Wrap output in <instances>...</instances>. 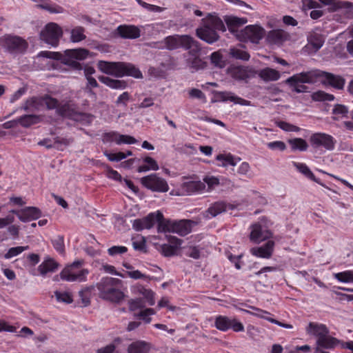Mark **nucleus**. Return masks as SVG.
<instances>
[{
    "label": "nucleus",
    "mask_w": 353,
    "mask_h": 353,
    "mask_svg": "<svg viewBox=\"0 0 353 353\" xmlns=\"http://www.w3.org/2000/svg\"><path fill=\"white\" fill-rule=\"evenodd\" d=\"M250 239L255 243H260L272 236V232L268 229V219L261 217L256 223L250 227Z\"/></svg>",
    "instance_id": "6e6552de"
},
{
    "label": "nucleus",
    "mask_w": 353,
    "mask_h": 353,
    "mask_svg": "<svg viewBox=\"0 0 353 353\" xmlns=\"http://www.w3.org/2000/svg\"><path fill=\"white\" fill-rule=\"evenodd\" d=\"M169 241L172 244H163L160 246L159 251L165 256H171L176 254L182 241L176 237H171Z\"/></svg>",
    "instance_id": "bb28decb"
},
{
    "label": "nucleus",
    "mask_w": 353,
    "mask_h": 353,
    "mask_svg": "<svg viewBox=\"0 0 353 353\" xmlns=\"http://www.w3.org/2000/svg\"><path fill=\"white\" fill-rule=\"evenodd\" d=\"M83 264V260H77L66 265L59 274L61 279L68 282L86 281L90 272L88 269L82 268Z\"/></svg>",
    "instance_id": "20e7f679"
},
{
    "label": "nucleus",
    "mask_w": 353,
    "mask_h": 353,
    "mask_svg": "<svg viewBox=\"0 0 353 353\" xmlns=\"http://www.w3.org/2000/svg\"><path fill=\"white\" fill-rule=\"evenodd\" d=\"M155 312L152 308H147L141 311L138 314L135 316L140 319H142L146 323H149L151 321V316L154 315Z\"/></svg>",
    "instance_id": "13d9d810"
},
{
    "label": "nucleus",
    "mask_w": 353,
    "mask_h": 353,
    "mask_svg": "<svg viewBox=\"0 0 353 353\" xmlns=\"http://www.w3.org/2000/svg\"><path fill=\"white\" fill-rule=\"evenodd\" d=\"M333 276L341 283H353V270L334 273Z\"/></svg>",
    "instance_id": "37998d69"
},
{
    "label": "nucleus",
    "mask_w": 353,
    "mask_h": 353,
    "mask_svg": "<svg viewBox=\"0 0 353 353\" xmlns=\"http://www.w3.org/2000/svg\"><path fill=\"white\" fill-rule=\"evenodd\" d=\"M265 35V30L256 25L248 26L241 29L237 34V39L241 41H250L258 43Z\"/></svg>",
    "instance_id": "f8f14e48"
},
{
    "label": "nucleus",
    "mask_w": 353,
    "mask_h": 353,
    "mask_svg": "<svg viewBox=\"0 0 353 353\" xmlns=\"http://www.w3.org/2000/svg\"><path fill=\"white\" fill-rule=\"evenodd\" d=\"M305 331L307 335L314 336L316 339L329 334V330L325 325L316 322L309 323L305 327Z\"/></svg>",
    "instance_id": "a878e982"
},
{
    "label": "nucleus",
    "mask_w": 353,
    "mask_h": 353,
    "mask_svg": "<svg viewBox=\"0 0 353 353\" xmlns=\"http://www.w3.org/2000/svg\"><path fill=\"white\" fill-rule=\"evenodd\" d=\"M312 99L315 101H331L334 99V97L332 94H327L323 91L314 92L311 95Z\"/></svg>",
    "instance_id": "8fccbe9b"
},
{
    "label": "nucleus",
    "mask_w": 353,
    "mask_h": 353,
    "mask_svg": "<svg viewBox=\"0 0 353 353\" xmlns=\"http://www.w3.org/2000/svg\"><path fill=\"white\" fill-rule=\"evenodd\" d=\"M37 3V7L48 11L50 13H63V8L57 4L52 3L49 0H32Z\"/></svg>",
    "instance_id": "7c9ffc66"
},
{
    "label": "nucleus",
    "mask_w": 353,
    "mask_h": 353,
    "mask_svg": "<svg viewBox=\"0 0 353 353\" xmlns=\"http://www.w3.org/2000/svg\"><path fill=\"white\" fill-rule=\"evenodd\" d=\"M252 70L248 67L231 66L228 69V74L236 81H244L251 77Z\"/></svg>",
    "instance_id": "393cba45"
},
{
    "label": "nucleus",
    "mask_w": 353,
    "mask_h": 353,
    "mask_svg": "<svg viewBox=\"0 0 353 353\" xmlns=\"http://www.w3.org/2000/svg\"><path fill=\"white\" fill-rule=\"evenodd\" d=\"M10 212L16 214L24 223L37 220L41 216V210L37 207H26L20 210H12Z\"/></svg>",
    "instance_id": "a211bd4d"
},
{
    "label": "nucleus",
    "mask_w": 353,
    "mask_h": 353,
    "mask_svg": "<svg viewBox=\"0 0 353 353\" xmlns=\"http://www.w3.org/2000/svg\"><path fill=\"white\" fill-rule=\"evenodd\" d=\"M151 346L144 341H137L128 347V353H149Z\"/></svg>",
    "instance_id": "2f4dec72"
},
{
    "label": "nucleus",
    "mask_w": 353,
    "mask_h": 353,
    "mask_svg": "<svg viewBox=\"0 0 353 353\" xmlns=\"http://www.w3.org/2000/svg\"><path fill=\"white\" fill-rule=\"evenodd\" d=\"M122 339L117 337L114 339L111 344L97 350V353H112L114 350L121 343Z\"/></svg>",
    "instance_id": "864d4df0"
},
{
    "label": "nucleus",
    "mask_w": 353,
    "mask_h": 353,
    "mask_svg": "<svg viewBox=\"0 0 353 353\" xmlns=\"http://www.w3.org/2000/svg\"><path fill=\"white\" fill-rule=\"evenodd\" d=\"M97 66L102 72L116 77L131 76L136 79L143 78L141 72L131 63L99 61Z\"/></svg>",
    "instance_id": "7ed1b4c3"
},
{
    "label": "nucleus",
    "mask_w": 353,
    "mask_h": 353,
    "mask_svg": "<svg viewBox=\"0 0 353 353\" xmlns=\"http://www.w3.org/2000/svg\"><path fill=\"white\" fill-rule=\"evenodd\" d=\"M319 77V70H312L307 72H301L294 74L286 80L290 85L292 83H313L318 81Z\"/></svg>",
    "instance_id": "f3484780"
},
{
    "label": "nucleus",
    "mask_w": 353,
    "mask_h": 353,
    "mask_svg": "<svg viewBox=\"0 0 353 353\" xmlns=\"http://www.w3.org/2000/svg\"><path fill=\"white\" fill-rule=\"evenodd\" d=\"M211 61L217 67L222 68L224 65L222 56L219 52H214L211 54Z\"/></svg>",
    "instance_id": "338daca9"
},
{
    "label": "nucleus",
    "mask_w": 353,
    "mask_h": 353,
    "mask_svg": "<svg viewBox=\"0 0 353 353\" xmlns=\"http://www.w3.org/2000/svg\"><path fill=\"white\" fill-rule=\"evenodd\" d=\"M105 156L110 161H120L126 158V155H125V152H119L117 153H111L105 152Z\"/></svg>",
    "instance_id": "e2e57ef3"
},
{
    "label": "nucleus",
    "mask_w": 353,
    "mask_h": 353,
    "mask_svg": "<svg viewBox=\"0 0 353 353\" xmlns=\"http://www.w3.org/2000/svg\"><path fill=\"white\" fill-rule=\"evenodd\" d=\"M137 143V140L130 135H125V134H119V137L117 139V145H121V144H134Z\"/></svg>",
    "instance_id": "680f3d73"
},
{
    "label": "nucleus",
    "mask_w": 353,
    "mask_h": 353,
    "mask_svg": "<svg viewBox=\"0 0 353 353\" xmlns=\"http://www.w3.org/2000/svg\"><path fill=\"white\" fill-rule=\"evenodd\" d=\"M230 57L236 59L248 61L250 56L241 46L232 47L230 49Z\"/></svg>",
    "instance_id": "a19ab883"
},
{
    "label": "nucleus",
    "mask_w": 353,
    "mask_h": 353,
    "mask_svg": "<svg viewBox=\"0 0 353 353\" xmlns=\"http://www.w3.org/2000/svg\"><path fill=\"white\" fill-rule=\"evenodd\" d=\"M318 80H320L323 84L330 85L339 90L343 88L345 83V79L342 77L321 70H319Z\"/></svg>",
    "instance_id": "6ab92c4d"
},
{
    "label": "nucleus",
    "mask_w": 353,
    "mask_h": 353,
    "mask_svg": "<svg viewBox=\"0 0 353 353\" xmlns=\"http://www.w3.org/2000/svg\"><path fill=\"white\" fill-rule=\"evenodd\" d=\"M293 165L296 169L305 176L314 181H317L314 174L306 164L303 163L293 162Z\"/></svg>",
    "instance_id": "c03bdc74"
},
{
    "label": "nucleus",
    "mask_w": 353,
    "mask_h": 353,
    "mask_svg": "<svg viewBox=\"0 0 353 353\" xmlns=\"http://www.w3.org/2000/svg\"><path fill=\"white\" fill-rule=\"evenodd\" d=\"M323 42L322 37L316 34L311 35L308 38V45L311 46L314 51L319 50L322 47Z\"/></svg>",
    "instance_id": "3c124183"
},
{
    "label": "nucleus",
    "mask_w": 353,
    "mask_h": 353,
    "mask_svg": "<svg viewBox=\"0 0 353 353\" xmlns=\"http://www.w3.org/2000/svg\"><path fill=\"white\" fill-rule=\"evenodd\" d=\"M218 30H226L223 21L216 14H209L202 19L201 26L196 29V33L199 39L212 44L219 39Z\"/></svg>",
    "instance_id": "f257e3e1"
},
{
    "label": "nucleus",
    "mask_w": 353,
    "mask_h": 353,
    "mask_svg": "<svg viewBox=\"0 0 353 353\" xmlns=\"http://www.w3.org/2000/svg\"><path fill=\"white\" fill-rule=\"evenodd\" d=\"M224 21L229 31L234 34L236 38L237 34L241 31L239 28L248 22L247 19L245 17H238L232 15L225 16L224 17Z\"/></svg>",
    "instance_id": "4be33fe9"
},
{
    "label": "nucleus",
    "mask_w": 353,
    "mask_h": 353,
    "mask_svg": "<svg viewBox=\"0 0 353 353\" xmlns=\"http://www.w3.org/2000/svg\"><path fill=\"white\" fill-rule=\"evenodd\" d=\"M215 327L222 332L232 329L235 332H243L245 328L243 323L236 318L218 315L214 319Z\"/></svg>",
    "instance_id": "9b49d317"
},
{
    "label": "nucleus",
    "mask_w": 353,
    "mask_h": 353,
    "mask_svg": "<svg viewBox=\"0 0 353 353\" xmlns=\"http://www.w3.org/2000/svg\"><path fill=\"white\" fill-rule=\"evenodd\" d=\"M29 249L28 246H17L10 248L8 252L4 254V258L6 259H10L12 257L18 256L23 252L28 250Z\"/></svg>",
    "instance_id": "603ef678"
},
{
    "label": "nucleus",
    "mask_w": 353,
    "mask_h": 353,
    "mask_svg": "<svg viewBox=\"0 0 353 353\" xmlns=\"http://www.w3.org/2000/svg\"><path fill=\"white\" fill-rule=\"evenodd\" d=\"M41 121V116L36 114H26L18 118L19 123L25 128L39 123Z\"/></svg>",
    "instance_id": "4c0bfd02"
},
{
    "label": "nucleus",
    "mask_w": 353,
    "mask_h": 353,
    "mask_svg": "<svg viewBox=\"0 0 353 353\" xmlns=\"http://www.w3.org/2000/svg\"><path fill=\"white\" fill-rule=\"evenodd\" d=\"M321 3L327 6H332L334 9L352 8L353 5L348 1H339L337 0H319Z\"/></svg>",
    "instance_id": "49530a36"
},
{
    "label": "nucleus",
    "mask_w": 353,
    "mask_h": 353,
    "mask_svg": "<svg viewBox=\"0 0 353 353\" xmlns=\"http://www.w3.org/2000/svg\"><path fill=\"white\" fill-rule=\"evenodd\" d=\"M54 296L58 302L71 303L73 301L72 295L67 292L55 291Z\"/></svg>",
    "instance_id": "6e6d98bb"
},
{
    "label": "nucleus",
    "mask_w": 353,
    "mask_h": 353,
    "mask_svg": "<svg viewBox=\"0 0 353 353\" xmlns=\"http://www.w3.org/2000/svg\"><path fill=\"white\" fill-rule=\"evenodd\" d=\"M205 189V184L201 181H189L181 185V194H193L201 193Z\"/></svg>",
    "instance_id": "aec40b11"
},
{
    "label": "nucleus",
    "mask_w": 353,
    "mask_h": 353,
    "mask_svg": "<svg viewBox=\"0 0 353 353\" xmlns=\"http://www.w3.org/2000/svg\"><path fill=\"white\" fill-rule=\"evenodd\" d=\"M310 142L314 149L324 148L326 150H332L335 147L336 141L328 134L316 132L311 135Z\"/></svg>",
    "instance_id": "ddd939ff"
},
{
    "label": "nucleus",
    "mask_w": 353,
    "mask_h": 353,
    "mask_svg": "<svg viewBox=\"0 0 353 353\" xmlns=\"http://www.w3.org/2000/svg\"><path fill=\"white\" fill-rule=\"evenodd\" d=\"M259 77L264 81H274L280 79V72L270 68H265L259 71Z\"/></svg>",
    "instance_id": "473e14b6"
},
{
    "label": "nucleus",
    "mask_w": 353,
    "mask_h": 353,
    "mask_svg": "<svg viewBox=\"0 0 353 353\" xmlns=\"http://www.w3.org/2000/svg\"><path fill=\"white\" fill-rule=\"evenodd\" d=\"M128 251V249L125 246L118 245V246H112L108 250V254L110 256H116L117 254H121L125 253Z\"/></svg>",
    "instance_id": "69168bd1"
},
{
    "label": "nucleus",
    "mask_w": 353,
    "mask_h": 353,
    "mask_svg": "<svg viewBox=\"0 0 353 353\" xmlns=\"http://www.w3.org/2000/svg\"><path fill=\"white\" fill-rule=\"evenodd\" d=\"M99 80L112 89L123 90L127 87V83L123 80L112 79L104 76L99 77Z\"/></svg>",
    "instance_id": "c9c22d12"
},
{
    "label": "nucleus",
    "mask_w": 353,
    "mask_h": 353,
    "mask_svg": "<svg viewBox=\"0 0 353 353\" xmlns=\"http://www.w3.org/2000/svg\"><path fill=\"white\" fill-rule=\"evenodd\" d=\"M234 207L231 204H227L223 201H218L212 204L208 209L204 212L203 216L205 219H210L216 216L225 212L228 210L233 209Z\"/></svg>",
    "instance_id": "5701e85b"
},
{
    "label": "nucleus",
    "mask_w": 353,
    "mask_h": 353,
    "mask_svg": "<svg viewBox=\"0 0 353 353\" xmlns=\"http://www.w3.org/2000/svg\"><path fill=\"white\" fill-rule=\"evenodd\" d=\"M129 309L131 311H135L144 307V303L141 299H131L128 302Z\"/></svg>",
    "instance_id": "0e129e2a"
},
{
    "label": "nucleus",
    "mask_w": 353,
    "mask_h": 353,
    "mask_svg": "<svg viewBox=\"0 0 353 353\" xmlns=\"http://www.w3.org/2000/svg\"><path fill=\"white\" fill-rule=\"evenodd\" d=\"M287 33L282 30H274L270 31L267 36V41L273 44H280L286 40Z\"/></svg>",
    "instance_id": "f704fd0d"
},
{
    "label": "nucleus",
    "mask_w": 353,
    "mask_h": 353,
    "mask_svg": "<svg viewBox=\"0 0 353 353\" xmlns=\"http://www.w3.org/2000/svg\"><path fill=\"white\" fill-rule=\"evenodd\" d=\"M274 245L275 243L273 241H268L260 247L252 248L250 250V252L258 258L270 259L273 254Z\"/></svg>",
    "instance_id": "412c9836"
},
{
    "label": "nucleus",
    "mask_w": 353,
    "mask_h": 353,
    "mask_svg": "<svg viewBox=\"0 0 353 353\" xmlns=\"http://www.w3.org/2000/svg\"><path fill=\"white\" fill-rule=\"evenodd\" d=\"M267 147L273 151H284L286 149V145L282 141L269 142L267 143Z\"/></svg>",
    "instance_id": "bf43d9fd"
},
{
    "label": "nucleus",
    "mask_w": 353,
    "mask_h": 353,
    "mask_svg": "<svg viewBox=\"0 0 353 353\" xmlns=\"http://www.w3.org/2000/svg\"><path fill=\"white\" fill-rule=\"evenodd\" d=\"M48 109H57L60 108L58 101L50 97L44 95L43 97H32L24 101L21 106V109L29 112H34L41 110L44 107Z\"/></svg>",
    "instance_id": "39448f33"
},
{
    "label": "nucleus",
    "mask_w": 353,
    "mask_h": 353,
    "mask_svg": "<svg viewBox=\"0 0 353 353\" xmlns=\"http://www.w3.org/2000/svg\"><path fill=\"white\" fill-rule=\"evenodd\" d=\"M143 161L145 164L140 165L137 168L138 172H145L150 170L157 171L159 169L157 161L150 157H145Z\"/></svg>",
    "instance_id": "e433bc0d"
},
{
    "label": "nucleus",
    "mask_w": 353,
    "mask_h": 353,
    "mask_svg": "<svg viewBox=\"0 0 353 353\" xmlns=\"http://www.w3.org/2000/svg\"><path fill=\"white\" fill-rule=\"evenodd\" d=\"M275 124L285 132H299L301 130L299 127L283 121H276Z\"/></svg>",
    "instance_id": "5fc2aeb1"
},
{
    "label": "nucleus",
    "mask_w": 353,
    "mask_h": 353,
    "mask_svg": "<svg viewBox=\"0 0 353 353\" xmlns=\"http://www.w3.org/2000/svg\"><path fill=\"white\" fill-rule=\"evenodd\" d=\"M59 263L54 259L49 256L46 257L42 263L38 266L37 271L43 277L48 274L55 272L59 268Z\"/></svg>",
    "instance_id": "b1692460"
},
{
    "label": "nucleus",
    "mask_w": 353,
    "mask_h": 353,
    "mask_svg": "<svg viewBox=\"0 0 353 353\" xmlns=\"http://www.w3.org/2000/svg\"><path fill=\"white\" fill-rule=\"evenodd\" d=\"M163 214L159 211L150 213L143 219H135L132 223V228L137 231L152 228L156 223L158 224L163 221Z\"/></svg>",
    "instance_id": "4468645a"
},
{
    "label": "nucleus",
    "mask_w": 353,
    "mask_h": 353,
    "mask_svg": "<svg viewBox=\"0 0 353 353\" xmlns=\"http://www.w3.org/2000/svg\"><path fill=\"white\" fill-rule=\"evenodd\" d=\"M58 113L63 117H69L83 124L90 123L93 120V117L90 114L74 112L68 103L60 105V108H58Z\"/></svg>",
    "instance_id": "dca6fc26"
},
{
    "label": "nucleus",
    "mask_w": 353,
    "mask_h": 353,
    "mask_svg": "<svg viewBox=\"0 0 353 353\" xmlns=\"http://www.w3.org/2000/svg\"><path fill=\"white\" fill-rule=\"evenodd\" d=\"M134 293L142 295L148 301L150 305H154V293L151 290L146 289L142 285H137L134 288Z\"/></svg>",
    "instance_id": "58836bf2"
},
{
    "label": "nucleus",
    "mask_w": 353,
    "mask_h": 353,
    "mask_svg": "<svg viewBox=\"0 0 353 353\" xmlns=\"http://www.w3.org/2000/svg\"><path fill=\"white\" fill-rule=\"evenodd\" d=\"M72 142L73 139L70 137H56L54 138V148L59 150H63Z\"/></svg>",
    "instance_id": "09e8293b"
},
{
    "label": "nucleus",
    "mask_w": 353,
    "mask_h": 353,
    "mask_svg": "<svg viewBox=\"0 0 353 353\" xmlns=\"http://www.w3.org/2000/svg\"><path fill=\"white\" fill-rule=\"evenodd\" d=\"M292 150L305 151L308 145L304 139L301 138L292 139L288 141Z\"/></svg>",
    "instance_id": "de8ad7c7"
},
{
    "label": "nucleus",
    "mask_w": 353,
    "mask_h": 353,
    "mask_svg": "<svg viewBox=\"0 0 353 353\" xmlns=\"http://www.w3.org/2000/svg\"><path fill=\"white\" fill-rule=\"evenodd\" d=\"M216 96L219 100L223 101H230L235 103H239L241 105H250V102L248 101L238 97L230 92H217Z\"/></svg>",
    "instance_id": "72a5a7b5"
},
{
    "label": "nucleus",
    "mask_w": 353,
    "mask_h": 353,
    "mask_svg": "<svg viewBox=\"0 0 353 353\" xmlns=\"http://www.w3.org/2000/svg\"><path fill=\"white\" fill-rule=\"evenodd\" d=\"M215 159L219 162L217 165L223 168L235 166L241 161L240 157H234L230 153L219 154L216 156Z\"/></svg>",
    "instance_id": "c85d7f7f"
},
{
    "label": "nucleus",
    "mask_w": 353,
    "mask_h": 353,
    "mask_svg": "<svg viewBox=\"0 0 353 353\" xmlns=\"http://www.w3.org/2000/svg\"><path fill=\"white\" fill-rule=\"evenodd\" d=\"M63 35L62 28L56 23H48L41 31L40 38L45 43L57 46Z\"/></svg>",
    "instance_id": "1a4fd4ad"
},
{
    "label": "nucleus",
    "mask_w": 353,
    "mask_h": 353,
    "mask_svg": "<svg viewBox=\"0 0 353 353\" xmlns=\"http://www.w3.org/2000/svg\"><path fill=\"white\" fill-rule=\"evenodd\" d=\"M140 181L143 186L152 192H166L169 190L166 180L157 174L145 176L141 179Z\"/></svg>",
    "instance_id": "9d476101"
},
{
    "label": "nucleus",
    "mask_w": 353,
    "mask_h": 353,
    "mask_svg": "<svg viewBox=\"0 0 353 353\" xmlns=\"http://www.w3.org/2000/svg\"><path fill=\"white\" fill-rule=\"evenodd\" d=\"M1 45L10 52H23L27 46V42L15 36H5L0 39Z\"/></svg>",
    "instance_id": "2eb2a0df"
},
{
    "label": "nucleus",
    "mask_w": 353,
    "mask_h": 353,
    "mask_svg": "<svg viewBox=\"0 0 353 353\" xmlns=\"http://www.w3.org/2000/svg\"><path fill=\"white\" fill-rule=\"evenodd\" d=\"M94 286L86 287L79 292L81 305L88 306L90 303V297Z\"/></svg>",
    "instance_id": "a18cd8bd"
},
{
    "label": "nucleus",
    "mask_w": 353,
    "mask_h": 353,
    "mask_svg": "<svg viewBox=\"0 0 353 353\" xmlns=\"http://www.w3.org/2000/svg\"><path fill=\"white\" fill-rule=\"evenodd\" d=\"M347 112V108L345 105L340 104L334 105L332 110V113L334 115V118L335 119L346 117Z\"/></svg>",
    "instance_id": "4d7b16f0"
},
{
    "label": "nucleus",
    "mask_w": 353,
    "mask_h": 353,
    "mask_svg": "<svg viewBox=\"0 0 353 353\" xmlns=\"http://www.w3.org/2000/svg\"><path fill=\"white\" fill-rule=\"evenodd\" d=\"M65 54L70 58L77 60H84L89 55V51L83 48L68 50Z\"/></svg>",
    "instance_id": "79ce46f5"
},
{
    "label": "nucleus",
    "mask_w": 353,
    "mask_h": 353,
    "mask_svg": "<svg viewBox=\"0 0 353 353\" xmlns=\"http://www.w3.org/2000/svg\"><path fill=\"white\" fill-rule=\"evenodd\" d=\"M119 134H120L119 132L115 131L106 132L103 134L102 141L105 143L111 142H114L115 143H117Z\"/></svg>",
    "instance_id": "052dcab7"
},
{
    "label": "nucleus",
    "mask_w": 353,
    "mask_h": 353,
    "mask_svg": "<svg viewBox=\"0 0 353 353\" xmlns=\"http://www.w3.org/2000/svg\"><path fill=\"white\" fill-rule=\"evenodd\" d=\"M99 291V296L105 301L119 303L125 298L121 290L122 281L113 277L102 278L96 285Z\"/></svg>",
    "instance_id": "f03ea898"
},
{
    "label": "nucleus",
    "mask_w": 353,
    "mask_h": 353,
    "mask_svg": "<svg viewBox=\"0 0 353 353\" xmlns=\"http://www.w3.org/2000/svg\"><path fill=\"white\" fill-rule=\"evenodd\" d=\"M163 43L166 49L173 50L179 48L185 50L192 49L193 51H199L198 42L189 35L174 34L165 37Z\"/></svg>",
    "instance_id": "0eeeda50"
},
{
    "label": "nucleus",
    "mask_w": 353,
    "mask_h": 353,
    "mask_svg": "<svg viewBox=\"0 0 353 353\" xmlns=\"http://www.w3.org/2000/svg\"><path fill=\"white\" fill-rule=\"evenodd\" d=\"M118 34L124 39H134L140 37L138 27L132 25H121L117 28Z\"/></svg>",
    "instance_id": "cd10ccee"
},
{
    "label": "nucleus",
    "mask_w": 353,
    "mask_h": 353,
    "mask_svg": "<svg viewBox=\"0 0 353 353\" xmlns=\"http://www.w3.org/2000/svg\"><path fill=\"white\" fill-rule=\"evenodd\" d=\"M70 41L79 43L85 39V28L81 26H76L70 30Z\"/></svg>",
    "instance_id": "ea45409f"
},
{
    "label": "nucleus",
    "mask_w": 353,
    "mask_h": 353,
    "mask_svg": "<svg viewBox=\"0 0 353 353\" xmlns=\"http://www.w3.org/2000/svg\"><path fill=\"white\" fill-rule=\"evenodd\" d=\"M195 225L194 221L190 220H180L178 221L165 220L160 221L158 226L159 232H172L180 236H185L190 233L192 227Z\"/></svg>",
    "instance_id": "423d86ee"
},
{
    "label": "nucleus",
    "mask_w": 353,
    "mask_h": 353,
    "mask_svg": "<svg viewBox=\"0 0 353 353\" xmlns=\"http://www.w3.org/2000/svg\"><path fill=\"white\" fill-rule=\"evenodd\" d=\"M204 183L208 185L209 189H212L219 184V179L214 176H207L203 179Z\"/></svg>",
    "instance_id": "774afa93"
},
{
    "label": "nucleus",
    "mask_w": 353,
    "mask_h": 353,
    "mask_svg": "<svg viewBox=\"0 0 353 353\" xmlns=\"http://www.w3.org/2000/svg\"><path fill=\"white\" fill-rule=\"evenodd\" d=\"M340 344V341L331 336L329 334H325L316 341V346L325 349H333Z\"/></svg>",
    "instance_id": "c756f323"
}]
</instances>
